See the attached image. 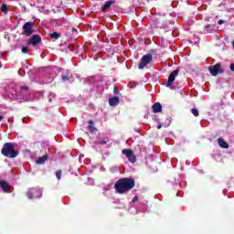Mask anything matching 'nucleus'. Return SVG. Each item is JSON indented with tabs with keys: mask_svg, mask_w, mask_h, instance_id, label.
I'll return each instance as SVG.
<instances>
[{
	"mask_svg": "<svg viewBox=\"0 0 234 234\" xmlns=\"http://www.w3.org/2000/svg\"><path fill=\"white\" fill-rule=\"evenodd\" d=\"M218 144L219 147H221L222 149L229 148V144H228V143H226V141H224V138H222V137H219L218 139Z\"/></svg>",
	"mask_w": 234,
	"mask_h": 234,
	"instance_id": "obj_14",
	"label": "nucleus"
},
{
	"mask_svg": "<svg viewBox=\"0 0 234 234\" xmlns=\"http://www.w3.org/2000/svg\"><path fill=\"white\" fill-rule=\"evenodd\" d=\"M99 144H100V145H105V144H107V141L101 140L99 142Z\"/></svg>",
	"mask_w": 234,
	"mask_h": 234,
	"instance_id": "obj_26",
	"label": "nucleus"
},
{
	"mask_svg": "<svg viewBox=\"0 0 234 234\" xmlns=\"http://www.w3.org/2000/svg\"><path fill=\"white\" fill-rule=\"evenodd\" d=\"M88 131L90 133V134H95V133H98V128L94 126V121H89Z\"/></svg>",
	"mask_w": 234,
	"mask_h": 234,
	"instance_id": "obj_12",
	"label": "nucleus"
},
{
	"mask_svg": "<svg viewBox=\"0 0 234 234\" xmlns=\"http://www.w3.org/2000/svg\"><path fill=\"white\" fill-rule=\"evenodd\" d=\"M120 104V98L119 97H112L109 99V105L110 107H118Z\"/></svg>",
	"mask_w": 234,
	"mask_h": 234,
	"instance_id": "obj_11",
	"label": "nucleus"
},
{
	"mask_svg": "<svg viewBox=\"0 0 234 234\" xmlns=\"http://www.w3.org/2000/svg\"><path fill=\"white\" fill-rule=\"evenodd\" d=\"M157 129H162V124H157Z\"/></svg>",
	"mask_w": 234,
	"mask_h": 234,
	"instance_id": "obj_32",
	"label": "nucleus"
},
{
	"mask_svg": "<svg viewBox=\"0 0 234 234\" xmlns=\"http://www.w3.org/2000/svg\"><path fill=\"white\" fill-rule=\"evenodd\" d=\"M61 174H62L61 170H58L56 172V177H57L58 180H61Z\"/></svg>",
	"mask_w": 234,
	"mask_h": 234,
	"instance_id": "obj_23",
	"label": "nucleus"
},
{
	"mask_svg": "<svg viewBox=\"0 0 234 234\" xmlns=\"http://www.w3.org/2000/svg\"><path fill=\"white\" fill-rule=\"evenodd\" d=\"M113 94H120V90H118V87L116 86L113 88Z\"/></svg>",
	"mask_w": 234,
	"mask_h": 234,
	"instance_id": "obj_25",
	"label": "nucleus"
},
{
	"mask_svg": "<svg viewBox=\"0 0 234 234\" xmlns=\"http://www.w3.org/2000/svg\"><path fill=\"white\" fill-rule=\"evenodd\" d=\"M112 5H114V1H107L104 3V5L101 6L102 12H109Z\"/></svg>",
	"mask_w": 234,
	"mask_h": 234,
	"instance_id": "obj_13",
	"label": "nucleus"
},
{
	"mask_svg": "<svg viewBox=\"0 0 234 234\" xmlns=\"http://www.w3.org/2000/svg\"><path fill=\"white\" fill-rule=\"evenodd\" d=\"M122 154L128 158L129 162L131 164H136V155L134 154V152L131 149H123L122 150Z\"/></svg>",
	"mask_w": 234,
	"mask_h": 234,
	"instance_id": "obj_7",
	"label": "nucleus"
},
{
	"mask_svg": "<svg viewBox=\"0 0 234 234\" xmlns=\"http://www.w3.org/2000/svg\"><path fill=\"white\" fill-rule=\"evenodd\" d=\"M43 191L40 188H29L27 192V197L29 200L32 198H41Z\"/></svg>",
	"mask_w": 234,
	"mask_h": 234,
	"instance_id": "obj_3",
	"label": "nucleus"
},
{
	"mask_svg": "<svg viewBox=\"0 0 234 234\" xmlns=\"http://www.w3.org/2000/svg\"><path fill=\"white\" fill-rule=\"evenodd\" d=\"M47 160H48V155L45 154L41 157H39L37 161L36 164H37L38 165H41L43 164H45V162H47Z\"/></svg>",
	"mask_w": 234,
	"mask_h": 234,
	"instance_id": "obj_16",
	"label": "nucleus"
},
{
	"mask_svg": "<svg viewBox=\"0 0 234 234\" xmlns=\"http://www.w3.org/2000/svg\"><path fill=\"white\" fill-rule=\"evenodd\" d=\"M218 23L219 25H223V23H225V22H224V20L220 19V20L218 21Z\"/></svg>",
	"mask_w": 234,
	"mask_h": 234,
	"instance_id": "obj_29",
	"label": "nucleus"
},
{
	"mask_svg": "<svg viewBox=\"0 0 234 234\" xmlns=\"http://www.w3.org/2000/svg\"><path fill=\"white\" fill-rule=\"evenodd\" d=\"M34 22H27L23 26L24 32L22 33L23 36H27V37L34 34Z\"/></svg>",
	"mask_w": 234,
	"mask_h": 234,
	"instance_id": "obj_6",
	"label": "nucleus"
},
{
	"mask_svg": "<svg viewBox=\"0 0 234 234\" xmlns=\"http://www.w3.org/2000/svg\"><path fill=\"white\" fill-rule=\"evenodd\" d=\"M136 186V183L134 182V179L124 177L119 179L115 185L114 189L116 193L119 195H125L127 191H131V189H133V187Z\"/></svg>",
	"mask_w": 234,
	"mask_h": 234,
	"instance_id": "obj_1",
	"label": "nucleus"
},
{
	"mask_svg": "<svg viewBox=\"0 0 234 234\" xmlns=\"http://www.w3.org/2000/svg\"><path fill=\"white\" fill-rule=\"evenodd\" d=\"M20 89H21V90H28L27 86H21Z\"/></svg>",
	"mask_w": 234,
	"mask_h": 234,
	"instance_id": "obj_27",
	"label": "nucleus"
},
{
	"mask_svg": "<svg viewBox=\"0 0 234 234\" xmlns=\"http://www.w3.org/2000/svg\"><path fill=\"white\" fill-rule=\"evenodd\" d=\"M22 54H28V48L23 47L22 48Z\"/></svg>",
	"mask_w": 234,
	"mask_h": 234,
	"instance_id": "obj_24",
	"label": "nucleus"
},
{
	"mask_svg": "<svg viewBox=\"0 0 234 234\" xmlns=\"http://www.w3.org/2000/svg\"><path fill=\"white\" fill-rule=\"evenodd\" d=\"M230 70H231V72H234V63L230 64Z\"/></svg>",
	"mask_w": 234,
	"mask_h": 234,
	"instance_id": "obj_28",
	"label": "nucleus"
},
{
	"mask_svg": "<svg viewBox=\"0 0 234 234\" xmlns=\"http://www.w3.org/2000/svg\"><path fill=\"white\" fill-rule=\"evenodd\" d=\"M208 71L210 72L211 76H218V74H224V69L222 68L221 63L209 66Z\"/></svg>",
	"mask_w": 234,
	"mask_h": 234,
	"instance_id": "obj_4",
	"label": "nucleus"
},
{
	"mask_svg": "<svg viewBox=\"0 0 234 234\" xmlns=\"http://www.w3.org/2000/svg\"><path fill=\"white\" fill-rule=\"evenodd\" d=\"M41 43V36L39 35H33L32 37L28 40V45H32L36 47Z\"/></svg>",
	"mask_w": 234,
	"mask_h": 234,
	"instance_id": "obj_10",
	"label": "nucleus"
},
{
	"mask_svg": "<svg viewBox=\"0 0 234 234\" xmlns=\"http://www.w3.org/2000/svg\"><path fill=\"white\" fill-rule=\"evenodd\" d=\"M1 10L3 14H8V5H6V4H3L1 6Z\"/></svg>",
	"mask_w": 234,
	"mask_h": 234,
	"instance_id": "obj_21",
	"label": "nucleus"
},
{
	"mask_svg": "<svg viewBox=\"0 0 234 234\" xmlns=\"http://www.w3.org/2000/svg\"><path fill=\"white\" fill-rule=\"evenodd\" d=\"M178 72H180V69H177L169 75L165 87H168V89L173 88V83H175V80L176 79V76H178Z\"/></svg>",
	"mask_w": 234,
	"mask_h": 234,
	"instance_id": "obj_8",
	"label": "nucleus"
},
{
	"mask_svg": "<svg viewBox=\"0 0 234 234\" xmlns=\"http://www.w3.org/2000/svg\"><path fill=\"white\" fill-rule=\"evenodd\" d=\"M4 119L5 117L3 115H0V122H3Z\"/></svg>",
	"mask_w": 234,
	"mask_h": 234,
	"instance_id": "obj_31",
	"label": "nucleus"
},
{
	"mask_svg": "<svg viewBox=\"0 0 234 234\" xmlns=\"http://www.w3.org/2000/svg\"><path fill=\"white\" fill-rule=\"evenodd\" d=\"M135 6H142V4L138 5V4H135Z\"/></svg>",
	"mask_w": 234,
	"mask_h": 234,
	"instance_id": "obj_33",
	"label": "nucleus"
},
{
	"mask_svg": "<svg viewBox=\"0 0 234 234\" xmlns=\"http://www.w3.org/2000/svg\"><path fill=\"white\" fill-rule=\"evenodd\" d=\"M16 100L19 101V103H25L27 101V98L25 96L19 97V94H16Z\"/></svg>",
	"mask_w": 234,
	"mask_h": 234,
	"instance_id": "obj_19",
	"label": "nucleus"
},
{
	"mask_svg": "<svg viewBox=\"0 0 234 234\" xmlns=\"http://www.w3.org/2000/svg\"><path fill=\"white\" fill-rule=\"evenodd\" d=\"M0 187L4 193H12V186L5 180H0Z\"/></svg>",
	"mask_w": 234,
	"mask_h": 234,
	"instance_id": "obj_9",
	"label": "nucleus"
},
{
	"mask_svg": "<svg viewBox=\"0 0 234 234\" xmlns=\"http://www.w3.org/2000/svg\"><path fill=\"white\" fill-rule=\"evenodd\" d=\"M206 30L207 32H213V30H215V25H207Z\"/></svg>",
	"mask_w": 234,
	"mask_h": 234,
	"instance_id": "obj_22",
	"label": "nucleus"
},
{
	"mask_svg": "<svg viewBox=\"0 0 234 234\" xmlns=\"http://www.w3.org/2000/svg\"><path fill=\"white\" fill-rule=\"evenodd\" d=\"M191 113H192L193 116H195L196 118H198V116H200V112H198V109H197V108H192V109H191Z\"/></svg>",
	"mask_w": 234,
	"mask_h": 234,
	"instance_id": "obj_20",
	"label": "nucleus"
},
{
	"mask_svg": "<svg viewBox=\"0 0 234 234\" xmlns=\"http://www.w3.org/2000/svg\"><path fill=\"white\" fill-rule=\"evenodd\" d=\"M50 37L52 39H59L61 37V34H59L58 32H53L50 34Z\"/></svg>",
	"mask_w": 234,
	"mask_h": 234,
	"instance_id": "obj_18",
	"label": "nucleus"
},
{
	"mask_svg": "<svg viewBox=\"0 0 234 234\" xmlns=\"http://www.w3.org/2000/svg\"><path fill=\"white\" fill-rule=\"evenodd\" d=\"M72 73L68 72L66 75H62V81H69V80H71Z\"/></svg>",
	"mask_w": 234,
	"mask_h": 234,
	"instance_id": "obj_17",
	"label": "nucleus"
},
{
	"mask_svg": "<svg viewBox=\"0 0 234 234\" xmlns=\"http://www.w3.org/2000/svg\"><path fill=\"white\" fill-rule=\"evenodd\" d=\"M153 112H162V104L160 102H155L153 106Z\"/></svg>",
	"mask_w": 234,
	"mask_h": 234,
	"instance_id": "obj_15",
	"label": "nucleus"
},
{
	"mask_svg": "<svg viewBox=\"0 0 234 234\" xmlns=\"http://www.w3.org/2000/svg\"><path fill=\"white\" fill-rule=\"evenodd\" d=\"M136 201H138V197H134L133 199V202H136Z\"/></svg>",
	"mask_w": 234,
	"mask_h": 234,
	"instance_id": "obj_30",
	"label": "nucleus"
},
{
	"mask_svg": "<svg viewBox=\"0 0 234 234\" xmlns=\"http://www.w3.org/2000/svg\"><path fill=\"white\" fill-rule=\"evenodd\" d=\"M152 61H153V55L147 54L143 56L140 63L138 64V69L140 70H142L143 69H145V67H147V65H149V63H151Z\"/></svg>",
	"mask_w": 234,
	"mask_h": 234,
	"instance_id": "obj_5",
	"label": "nucleus"
},
{
	"mask_svg": "<svg viewBox=\"0 0 234 234\" xmlns=\"http://www.w3.org/2000/svg\"><path fill=\"white\" fill-rule=\"evenodd\" d=\"M1 154L7 158H16V156H19V152L16 151L12 143H5L2 147Z\"/></svg>",
	"mask_w": 234,
	"mask_h": 234,
	"instance_id": "obj_2",
	"label": "nucleus"
}]
</instances>
